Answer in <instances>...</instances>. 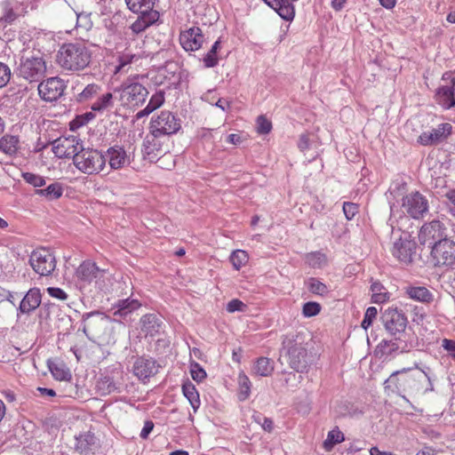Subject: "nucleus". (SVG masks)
Listing matches in <instances>:
<instances>
[{"instance_id": "1", "label": "nucleus", "mask_w": 455, "mask_h": 455, "mask_svg": "<svg viewBox=\"0 0 455 455\" xmlns=\"http://www.w3.org/2000/svg\"><path fill=\"white\" fill-rule=\"evenodd\" d=\"M430 382L427 374L423 371H412L411 368H403L394 371L385 381V392L389 395L401 396L410 403L406 395H413L423 387L424 382Z\"/></svg>"}, {"instance_id": "2", "label": "nucleus", "mask_w": 455, "mask_h": 455, "mask_svg": "<svg viewBox=\"0 0 455 455\" xmlns=\"http://www.w3.org/2000/svg\"><path fill=\"white\" fill-rule=\"evenodd\" d=\"M306 345L305 335L301 332L289 333L282 342L281 358H285L290 367L298 372L307 371L311 361Z\"/></svg>"}, {"instance_id": "3", "label": "nucleus", "mask_w": 455, "mask_h": 455, "mask_svg": "<svg viewBox=\"0 0 455 455\" xmlns=\"http://www.w3.org/2000/svg\"><path fill=\"white\" fill-rule=\"evenodd\" d=\"M76 286L82 291H106L111 286V275L91 260H84L76 270Z\"/></svg>"}, {"instance_id": "4", "label": "nucleus", "mask_w": 455, "mask_h": 455, "mask_svg": "<svg viewBox=\"0 0 455 455\" xmlns=\"http://www.w3.org/2000/svg\"><path fill=\"white\" fill-rule=\"evenodd\" d=\"M56 61L63 70L83 71L92 61V51L84 43L63 44L57 52Z\"/></svg>"}, {"instance_id": "5", "label": "nucleus", "mask_w": 455, "mask_h": 455, "mask_svg": "<svg viewBox=\"0 0 455 455\" xmlns=\"http://www.w3.org/2000/svg\"><path fill=\"white\" fill-rule=\"evenodd\" d=\"M46 63L39 54L23 55L20 59L14 74L29 84L38 83L44 77Z\"/></svg>"}, {"instance_id": "6", "label": "nucleus", "mask_w": 455, "mask_h": 455, "mask_svg": "<svg viewBox=\"0 0 455 455\" xmlns=\"http://www.w3.org/2000/svg\"><path fill=\"white\" fill-rule=\"evenodd\" d=\"M73 164L83 173L92 175L98 174L104 170L105 158L103 152L83 147V149L75 157Z\"/></svg>"}, {"instance_id": "7", "label": "nucleus", "mask_w": 455, "mask_h": 455, "mask_svg": "<svg viewBox=\"0 0 455 455\" xmlns=\"http://www.w3.org/2000/svg\"><path fill=\"white\" fill-rule=\"evenodd\" d=\"M446 232L447 228L440 220L425 223L419 233V243L432 250L434 246L448 238Z\"/></svg>"}, {"instance_id": "8", "label": "nucleus", "mask_w": 455, "mask_h": 455, "mask_svg": "<svg viewBox=\"0 0 455 455\" xmlns=\"http://www.w3.org/2000/svg\"><path fill=\"white\" fill-rule=\"evenodd\" d=\"M430 256L435 267L455 268V240L447 238L434 246L430 251Z\"/></svg>"}, {"instance_id": "9", "label": "nucleus", "mask_w": 455, "mask_h": 455, "mask_svg": "<svg viewBox=\"0 0 455 455\" xmlns=\"http://www.w3.org/2000/svg\"><path fill=\"white\" fill-rule=\"evenodd\" d=\"M181 128V120L170 111H162L154 116L149 124V129L164 137L177 133Z\"/></svg>"}, {"instance_id": "10", "label": "nucleus", "mask_w": 455, "mask_h": 455, "mask_svg": "<svg viewBox=\"0 0 455 455\" xmlns=\"http://www.w3.org/2000/svg\"><path fill=\"white\" fill-rule=\"evenodd\" d=\"M402 209L411 218L419 220L428 212V200L419 191H414L403 197Z\"/></svg>"}, {"instance_id": "11", "label": "nucleus", "mask_w": 455, "mask_h": 455, "mask_svg": "<svg viewBox=\"0 0 455 455\" xmlns=\"http://www.w3.org/2000/svg\"><path fill=\"white\" fill-rule=\"evenodd\" d=\"M385 330L391 336H399L406 330L408 320L402 310L389 307L386 308L380 316Z\"/></svg>"}, {"instance_id": "12", "label": "nucleus", "mask_w": 455, "mask_h": 455, "mask_svg": "<svg viewBox=\"0 0 455 455\" xmlns=\"http://www.w3.org/2000/svg\"><path fill=\"white\" fill-rule=\"evenodd\" d=\"M29 265L36 274L48 276L56 268V258L49 250L40 248L32 251Z\"/></svg>"}, {"instance_id": "13", "label": "nucleus", "mask_w": 455, "mask_h": 455, "mask_svg": "<svg viewBox=\"0 0 455 455\" xmlns=\"http://www.w3.org/2000/svg\"><path fill=\"white\" fill-rule=\"evenodd\" d=\"M148 95L145 86L138 82L124 83L120 88V99L124 105L139 107Z\"/></svg>"}, {"instance_id": "14", "label": "nucleus", "mask_w": 455, "mask_h": 455, "mask_svg": "<svg viewBox=\"0 0 455 455\" xmlns=\"http://www.w3.org/2000/svg\"><path fill=\"white\" fill-rule=\"evenodd\" d=\"M83 143L76 136L60 137L52 142V151L59 158H73L83 149Z\"/></svg>"}, {"instance_id": "15", "label": "nucleus", "mask_w": 455, "mask_h": 455, "mask_svg": "<svg viewBox=\"0 0 455 455\" xmlns=\"http://www.w3.org/2000/svg\"><path fill=\"white\" fill-rule=\"evenodd\" d=\"M417 243L414 240L411 239L408 233H404L396 240L392 248V254L399 261L408 265L413 261L416 256Z\"/></svg>"}, {"instance_id": "16", "label": "nucleus", "mask_w": 455, "mask_h": 455, "mask_svg": "<svg viewBox=\"0 0 455 455\" xmlns=\"http://www.w3.org/2000/svg\"><path fill=\"white\" fill-rule=\"evenodd\" d=\"M66 89V84L60 77H50L41 82L38 86V94L44 101L52 102L60 98Z\"/></svg>"}, {"instance_id": "17", "label": "nucleus", "mask_w": 455, "mask_h": 455, "mask_svg": "<svg viewBox=\"0 0 455 455\" xmlns=\"http://www.w3.org/2000/svg\"><path fill=\"white\" fill-rule=\"evenodd\" d=\"M160 364L152 357H137L132 365L133 374L143 383H147L149 379L155 376L160 368Z\"/></svg>"}, {"instance_id": "18", "label": "nucleus", "mask_w": 455, "mask_h": 455, "mask_svg": "<svg viewBox=\"0 0 455 455\" xmlns=\"http://www.w3.org/2000/svg\"><path fill=\"white\" fill-rule=\"evenodd\" d=\"M0 24H12L26 12L25 4L18 0H3L0 2Z\"/></svg>"}, {"instance_id": "19", "label": "nucleus", "mask_w": 455, "mask_h": 455, "mask_svg": "<svg viewBox=\"0 0 455 455\" xmlns=\"http://www.w3.org/2000/svg\"><path fill=\"white\" fill-rule=\"evenodd\" d=\"M452 132V126L449 123H443L431 131L422 132L418 142L423 146L437 145L444 141Z\"/></svg>"}, {"instance_id": "20", "label": "nucleus", "mask_w": 455, "mask_h": 455, "mask_svg": "<svg viewBox=\"0 0 455 455\" xmlns=\"http://www.w3.org/2000/svg\"><path fill=\"white\" fill-rule=\"evenodd\" d=\"M105 164L108 162L111 170H120L130 165L131 158L124 147L114 145L109 147L104 153Z\"/></svg>"}, {"instance_id": "21", "label": "nucleus", "mask_w": 455, "mask_h": 455, "mask_svg": "<svg viewBox=\"0 0 455 455\" xmlns=\"http://www.w3.org/2000/svg\"><path fill=\"white\" fill-rule=\"evenodd\" d=\"M204 36L198 27H193L180 35V42L183 49L187 52L196 51L203 45Z\"/></svg>"}, {"instance_id": "22", "label": "nucleus", "mask_w": 455, "mask_h": 455, "mask_svg": "<svg viewBox=\"0 0 455 455\" xmlns=\"http://www.w3.org/2000/svg\"><path fill=\"white\" fill-rule=\"evenodd\" d=\"M83 323V331L89 336L90 333L97 334L102 328H105L108 323V318L103 314L94 311L84 314Z\"/></svg>"}, {"instance_id": "23", "label": "nucleus", "mask_w": 455, "mask_h": 455, "mask_svg": "<svg viewBox=\"0 0 455 455\" xmlns=\"http://www.w3.org/2000/svg\"><path fill=\"white\" fill-rule=\"evenodd\" d=\"M435 99L437 104L444 109L455 107V78H452L449 84L441 85L437 88Z\"/></svg>"}, {"instance_id": "24", "label": "nucleus", "mask_w": 455, "mask_h": 455, "mask_svg": "<svg viewBox=\"0 0 455 455\" xmlns=\"http://www.w3.org/2000/svg\"><path fill=\"white\" fill-rule=\"evenodd\" d=\"M161 138L164 137L154 132L152 129H149V133L143 140L142 153L151 161L162 151L163 142L161 141Z\"/></svg>"}, {"instance_id": "25", "label": "nucleus", "mask_w": 455, "mask_h": 455, "mask_svg": "<svg viewBox=\"0 0 455 455\" xmlns=\"http://www.w3.org/2000/svg\"><path fill=\"white\" fill-rule=\"evenodd\" d=\"M141 331L146 336L155 337L163 331L164 322L156 314H147L140 318Z\"/></svg>"}, {"instance_id": "26", "label": "nucleus", "mask_w": 455, "mask_h": 455, "mask_svg": "<svg viewBox=\"0 0 455 455\" xmlns=\"http://www.w3.org/2000/svg\"><path fill=\"white\" fill-rule=\"evenodd\" d=\"M399 339L400 337L396 336L395 339H382L374 350L375 356L379 359L387 360L399 353H403V350H400V347L397 342Z\"/></svg>"}, {"instance_id": "27", "label": "nucleus", "mask_w": 455, "mask_h": 455, "mask_svg": "<svg viewBox=\"0 0 455 455\" xmlns=\"http://www.w3.org/2000/svg\"><path fill=\"white\" fill-rule=\"evenodd\" d=\"M41 299L42 296L38 288H31L28 290L20 303L18 315L20 313L28 315L36 310L41 304Z\"/></svg>"}, {"instance_id": "28", "label": "nucleus", "mask_w": 455, "mask_h": 455, "mask_svg": "<svg viewBox=\"0 0 455 455\" xmlns=\"http://www.w3.org/2000/svg\"><path fill=\"white\" fill-rule=\"evenodd\" d=\"M137 13L139 14V17L130 27L134 34H140L145 31L148 27L155 24L159 19L158 12H145Z\"/></svg>"}, {"instance_id": "29", "label": "nucleus", "mask_w": 455, "mask_h": 455, "mask_svg": "<svg viewBox=\"0 0 455 455\" xmlns=\"http://www.w3.org/2000/svg\"><path fill=\"white\" fill-rule=\"evenodd\" d=\"M96 391L100 395H108L114 392H120L119 385L110 376H101L96 381Z\"/></svg>"}, {"instance_id": "30", "label": "nucleus", "mask_w": 455, "mask_h": 455, "mask_svg": "<svg viewBox=\"0 0 455 455\" xmlns=\"http://www.w3.org/2000/svg\"><path fill=\"white\" fill-rule=\"evenodd\" d=\"M406 294L411 299L430 303L434 300L433 293L424 286H411L406 289Z\"/></svg>"}, {"instance_id": "31", "label": "nucleus", "mask_w": 455, "mask_h": 455, "mask_svg": "<svg viewBox=\"0 0 455 455\" xmlns=\"http://www.w3.org/2000/svg\"><path fill=\"white\" fill-rule=\"evenodd\" d=\"M20 140L18 136L5 134L0 139V151L13 156L19 149Z\"/></svg>"}, {"instance_id": "32", "label": "nucleus", "mask_w": 455, "mask_h": 455, "mask_svg": "<svg viewBox=\"0 0 455 455\" xmlns=\"http://www.w3.org/2000/svg\"><path fill=\"white\" fill-rule=\"evenodd\" d=\"M36 195L44 197L48 201L59 199L63 194L62 185L59 182H53L45 188H38Z\"/></svg>"}, {"instance_id": "33", "label": "nucleus", "mask_w": 455, "mask_h": 455, "mask_svg": "<svg viewBox=\"0 0 455 455\" xmlns=\"http://www.w3.org/2000/svg\"><path fill=\"white\" fill-rule=\"evenodd\" d=\"M182 393L185 397L188 400L191 404L194 411H196L200 407L201 402L198 391L196 390L195 385L188 380L182 384Z\"/></svg>"}, {"instance_id": "34", "label": "nucleus", "mask_w": 455, "mask_h": 455, "mask_svg": "<svg viewBox=\"0 0 455 455\" xmlns=\"http://www.w3.org/2000/svg\"><path fill=\"white\" fill-rule=\"evenodd\" d=\"M252 371L256 375L267 377L274 371V362L267 357H259L254 363Z\"/></svg>"}, {"instance_id": "35", "label": "nucleus", "mask_w": 455, "mask_h": 455, "mask_svg": "<svg viewBox=\"0 0 455 455\" xmlns=\"http://www.w3.org/2000/svg\"><path fill=\"white\" fill-rule=\"evenodd\" d=\"M141 304L137 299H121L116 304L117 309L115 311V315L125 317L134 310L138 309Z\"/></svg>"}, {"instance_id": "36", "label": "nucleus", "mask_w": 455, "mask_h": 455, "mask_svg": "<svg viewBox=\"0 0 455 455\" xmlns=\"http://www.w3.org/2000/svg\"><path fill=\"white\" fill-rule=\"evenodd\" d=\"M156 0H125L126 5L132 12H156L154 10Z\"/></svg>"}, {"instance_id": "37", "label": "nucleus", "mask_w": 455, "mask_h": 455, "mask_svg": "<svg viewBox=\"0 0 455 455\" xmlns=\"http://www.w3.org/2000/svg\"><path fill=\"white\" fill-rule=\"evenodd\" d=\"M371 302L380 304L389 299L390 294L379 282H373L371 285Z\"/></svg>"}, {"instance_id": "38", "label": "nucleus", "mask_w": 455, "mask_h": 455, "mask_svg": "<svg viewBox=\"0 0 455 455\" xmlns=\"http://www.w3.org/2000/svg\"><path fill=\"white\" fill-rule=\"evenodd\" d=\"M47 366L54 379L58 380H65L70 377V372L66 369L64 363H58L54 360L48 359Z\"/></svg>"}, {"instance_id": "39", "label": "nucleus", "mask_w": 455, "mask_h": 455, "mask_svg": "<svg viewBox=\"0 0 455 455\" xmlns=\"http://www.w3.org/2000/svg\"><path fill=\"white\" fill-rule=\"evenodd\" d=\"M306 263L314 268H322L327 264V257L321 251H312L304 256Z\"/></svg>"}, {"instance_id": "40", "label": "nucleus", "mask_w": 455, "mask_h": 455, "mask_svg": "<svg viewBox=\"0 0 455 455\" xmlns=\"http://www.w3.org/2000/svg\"><path fill=\"white\" fill-rule=\"evenodd\" d=\"M95 436L93 434L86 433L80 435L76 438V449L81 454H87L91 451V447L95 444Z\"/></svg>"}, {"instance_id": "41", "label": "nucleus", "mask_w": 455, "mask_h": 455, "mask_svg": "<svg viewBox=\"0 0 455 455\" xmlns=\"http://www.w3.org/2000/svg\"><path fill=\"white\" fill-rule=\"evenodd\" d=\"M344 440V434L338 427H336L328 433L327 438L323 442V448L327 451H330L334 447V445L342 443Z\"/></svg>"}, {"instance_id": "42", "label": "nucleus", "mask_w": 455, "mask_h": 455, "mask_svg": "<svg viewBox=\"0 0 455 455\" xmlns=\"http://www.w3.org/2000/svg\"><path fill=\"white\" fill-rule=\"evenodd\" d=\"M101 91V86L96 84L86 85L84 90L76 95V100L84 103L97 96Z\"/></svg>"}, {"instance_id": "43", "label": "nucleus", "mask_w": 455, "mask_h": 455, "mask_svg": "<svg viewBox=\"0 0 455 455\" xmlns=\"http://www.w3.org/2000/svg\"><path fill=\"white\" fill-rule=\"evenodd\" d=\"M73 16L76 17V29L77 33L79 31L87 32L92 28L91 13L80 12L75 13Z\"/></svg>"}, {"instance_id": "44", "label": "nucleus", "mask_w": 455, "mask_h": 455, "mask_svg": "<svg viewBox=\"0 0 455 455\" xmlns=\"http://www.w3.org/2000/svg\"><path fill=\"white\" fill-rule=\"evenodd\" d=\"M307 284L308 291L313 294L324 296L329 292L327 285L315 277L308 278Z\"/></svg>"}, {"instance_id": "45", "label": "nucleus", "mask_w": 455, "mask_h": 455, "mask_svg": "<svg viewBox=\"0 0 455 455\" xmlns=\"http://www.w3.org/2000/svg\"><path fill=\"white\" fill-rule=\"evenodd\" d=\"M110 107H113V94L107 92L93 102L91 108L92 111L102 112Z\"/></svg>"}, {"instance_id": "46", "label": "nucleus", "mask_w": 455, "mask_h": 455, "mask_svg": "<svg viewBox=\"0 0 455 455\" xmlns=\"http://www.w3.org/2000/svg\"><path fill=\"white\" fill-rule=\"evenodd\" d=\"M238 384H239V400L244 401L246 400L251 393V381L249 378L244 373H240L238 376Z\"/></svg>"}, {"instance_id": "47", "label": "nucleus", "mask_w": 455, "mask_h": 455, "mask_svg": "<svg viewBox=\"0 0 455 455\" xmlns=\"http://www.w3.org/2000/svg\"><path fill=\"white\" fill-rule=\"evenodd\" d=\"M140 59V55L132 53L130 52H124L118 57V65L116 66V71L123 70L126 66L131 63L137 61Z\"/></svg>"}, {"instance_id": "48", "label": "nucleus", "mask_w": 455, "mask_h": 455, "mask_svg": "<svg viewBox=\"0 0 455 455\" xmlns=\"http://www.w3.org/2000/svg\"><path fill=\"white\" fill-rule=\"evenodd\" d=\"M248 260V255L246 251L243 250H236L232 252L230 256V261L233 267L238 270L240 269Z\"/></svg>"}, {"instance_id": "49", "label": "nucleus", "mask_w": 455, "mask_h": 455, "mask_svg": "<svg viewBox=\"0 0 455 455\" xmlns=\"http://www.w3.org/2000/svg\"><path fill=\"white\" fill-rule=\"evenodd\" d=\"M21 177L23 180L35 188H42L46 184L44 177L32 172H22Z\"/></svg>"}, {"instance_id": "50", "label": "nucleus", "mask_w": 455, "mask_h": 455, "mask_svg": "<svg viewBox=\"0 0 455 455\" xmlns=\"http://www.w3.org/2000/svg\"><path fill=\"white\" fill-rule=\"evenodd\" d=\"M94 118V114L92 112H87L84 115L77 116L74 120H72L69 124L70 130L75 131L86 124H88L91 120Z\"/></svg>"}, {"instance_id": "51", "label": "nucleus", "mask_w": 455, "mask_h": 455, "mask_svg": "<svg viewBox=\"0 0 455 455\" xmlns=\"http://www.w3.org/2000/svg\"><path fill=\"white\" fill-rule=\"evenodd\" d=\"M321 305L315 301L306 302L302 307V315L305 317H313L317 315L321 311Z\"/></svg>"}, {"instance_id": "52", "label": "nucleus", "mask_w": 455, "mask_h": 455, "mask_svg": "<svg viewBox=\"0 0 455 455\" xmlns=\"http://www.w3.org/2000/svg\"><path fill=\"white\" fill-rule=\"evenodd\" d=\"M164 102V93L159 91L153 94L149 100V102L146 106L151 112L160 108Z\"/></svg>"}, {"instance_id": "53", "label": "nucleus", "mask_w": 455, "mask_h": 455, "mask_svg": "<svg viewBox=\"0 0 455 455\" xmlns=\"http://www.w3.org/2000/svg\"><path fill=\"white\" fill-rule=\"evenodd\" d=\"M190 374L194 380L201 382L206 378V372L202 366L196 362L191 363Z\"/></svg>"}, {"instance_id": "54", "label": "nucleus", "mask_w": 455, "mask_h": 455, "mask_svg": "<svg viewBox=\"0 0 455 455\" xmlns=\"http://www.w3.org/2000/svg\"><path fill=\"white\" fill-rule=\"evenodd\" d=\"M378 315V310L375 307H370L366 309L363 320L362 321L361 326L367 330L372 323L373 320Z\"/></svg>"}, {"instance_id": "55", "label": "nucleus", "mask_w": 455, "mask_h": 455, "mask_svg": "<svg viewBox=\"0 0 455 455\" xmlns=\"http://www.w3.org/2000/svg\"><path fill=\"white\" fill-rule=\"evenodd\" d=\"M255 422L261 425L265 431L271 432L274 427V423L271 419L264 417L260 413H254L252 416Z\"/></svg>"}, {"instance_id": "56", "label": "nucleus", "mask_w": 455, "mask_h": 455, "mask_svg": "<svg viewBox=\"0 0 455 455\" xmlns=\"http://www.w3.org/2000/svg\"><path fill=\"white\" fill-rule=\"evenodd\" d=\"M247 308V305L238 299H231L226 307L228 313L234 312H244Z\"/></svg>"}, {"instance_id": "57", "label": "nucleus", "mask_w": 455, "mask_h": 455, "mask_svg": "<svg viewBox=\"0 0 455 455\" xmlns=\"http://www.w3.org/2000/svg\"><path fill=\"white\" fill-rule=\"evenodd\" d=\"M11 68L8 65L0 62V88H4L11 79Z\"/></svg>"}, {"instance_id": "58", "label": "nucleus", "mask_w": 455, "mask_h": 455, "mask_svg": "<svg viewBox=\"0 0 455 455\" xmlns=\"http://www.w3.org/2000/svg\"><path fill=\"white\" fill-rule=\"evenodd\" d=\"M257 129L260 134H267L272 129V124L265 116H259L257 119Z\"/></svg>"}, {"instance_id": "59", "label": "nucleus", "mask_w": 455, "mask_h": 455, "mask_svg": "<svg viewBox=\"0 0 455 455\" xmlns=\"http://www.w3.org/2000/svg\"><path fill=\"white\" fill-rule=\"evenodd\" d=\"M358 204L351 203V202H345L343 204V212L347 220H352L355 214L358 212Z\"/></svg>"}, {"instance_id": "60", "label": "nucleus", "mask_w": 455, "mask_h": 455, "mask_svg": "<svg viewBox=\"0 0 455 455\" xmlns=\"http://www.w3.org/2000/svg\"><path fill=\"white\" fill-rule=\"evenodd\" d=\"M204 64L205 68H214L219 63V59L217 53H212L210 50L203 59Z\"/></svg>"}, {"instance_id": "61", "label": "nucleus", "mask_w": 455, "mask_h": 455, "mask_svg": "<svg viewBox=\"0 0 455 455\" xmlns=\"http://www.w3.org/2000/svg\"><path fill=\"white\" fill-rule=\"evenodd\" d=\"M47 291L51 297L56 298L60 300H66L68 297V295L62 289L58 287H49Z\"/></svg>"}, {"instance_id": "62", "label": "nucleus", "mask_w": 455, "mask_h": 455, "mask_svg": "<svg viewBox=\"0 0 455 455\" xmlns=\"http://www.w3.org/2000/svg\"><path fill=\"white\" fill-rule=\"evenodd\" d=\"M298 148L300 151L304 152L310 148V142L308 139V135L306 133H303L299 136V141H298Z\"/></svg>"}, {"instance_id": "63", "label": "nucleus", "mask_w": 455, "mask_h": 455, "mask_svg": "<svg viewBox=\"0 0 455 455\" xmlns=\"http://www.w3.org/2000/svg\"><path fill=\"white\" fill-rule=\"evenodd\" d=\"M443 347L455 359V340L444 339L443 340Z\"/></svg>"}, {"instance_id": "64", "label": "nucleus", "mask_w": 455, "mask_h": 455, "mask_svg": "<svg viewBox=\"0 0 455 455\" xmlns=\"http://www.w3.org/2000/svg\"><path fill=\"white\" fill-rule=\"evenodd\" d=\"M154 428V423L151 420H147L144 424V427L140 434V436L142 439H147L148 435L152 432Z\"/></svg>"}]
</instances>
